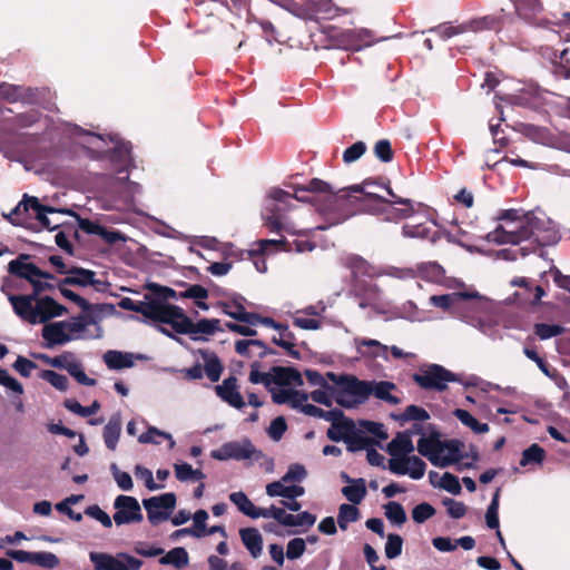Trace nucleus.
Instances as JSON below:
<instances>
[{
	"label": "nucleus",
	"instance_id": "34",
	"mask_svg": "<svg viewBox=\"0 0 570 570\" xmlns=\"http://www.w3.org/2000/svg\"><path fill=\"white\" fill-rule=\"evenodd\" d=\"M454 415L461 421L462 424L469 426L475 433H485L489 431V425L478 422L468 411L458 409Z\"/></svg>",
	"mask_w": 570,
	"mask_h": 570
},
{
	"label": "nucleus",
	"instance_id": "1",
	"mask_svg": "<svg viewBox=\"0 0 570 570\" xmlns=\"http://www.w3.org/2000/svg\"><path fill=\"white\" fill-rule=\"evenodd\" d=\"M272 375L273 383L268 391L275 403L297 406L308 400V395L298 390L303 385V380L297 371L288 367H273Z\"/></svg>",
	"mask_w": 570,
	"mask_h": 570
},
{
	"label": "nucleus",
	"instance_id": "63",
	"mask_svg": "<svg viewBox=\"0 0 570 570\" xmlns=\"http://www.w3.org/2000/svg\"><path fill=\"white\" fill-rule=\"evenodd\" d=\"M52 279V275L47 273V276H37L30 284L33 287L35 296L47 289H51L53 286L48 282Z\"/></svg>",
	"mask_w": 570,
	"mask_h": 570
},
{
	"label": "nucleus",
	"instance_id": "55",
	"mask_svg": "<svg viewBox=\"0 0 570 570\" xmlns=\"http://www.w3.org/2000/svg\"><path fill=\"white\" fill-rule=\"evenodd\" d=\"M365 149H366V147H365L364 142H362V141L355 142L354 145H352L344 151V154H343L344 161L350 164V163L357 160L365 153Z\"/></svg>",
	"mask_w": 570,
	"mask_h": 570
},
{
	"label": "nucleus",
	"instance_id": "28",
	"mask_svg": "<svg viewBox=\"0 0 570 570\" xmlns=\"http://www.w3.org/2000/svg\"><path fill=\"white\" fill-rule=\"evenodd\" d=\"M344 497L353 504H358L366 495V485L363 479L350 481V484L342 489Z\"/></svg>",
	"mask_w": 570,
	"mask_h": 570
},
{
	"label": "nucleus",
	"instance_id": "30",
	"mask_svg": "<svg viewBox=\"0 0 570 570\" xmlns=\"http://www.w3.org/2000/svg\"><path fill=\"white\" fill-rule=\"evenodd\" d=\"M176 478L181 482L187 481H202L205 474L199 469H194L190 464L185 462H177L174 464Z\"/></svg>",
	"mask_w": 570,
	"mask_h": 570
},
{
	"label": "nucleus",
	"instance_id": "38",
	"mask_svg": "<svg viewBox=\"0 0 570 570\" xmlns=\"http://www.w3.org/2000/svg\"><path fill=\"white\" fill-rule=\"evenodd\" d=\"M32 564H37L47 569H53L58 567L59 559L52 552H33Z\"/></svg>",
	"mask_w": 570,
	"mask_h": 570
},
{
	"label": "nucleus",
	"instance_id": "3",
	"mask_svg": "<svg viewBox=\"0 0 570 570\" xmlns=\"http://www.w3.org/2000/svg\"><path fill=\"white\" fill-rule=\"evenodd\" d=\"M417 451L433 465L445 468L461 459L458 441H443L438 433L423 436L417 442Z\"/></svg>",
	"mask_w": 570,
	"mask_h": 570
},
{
	"label": "nucleus",
	"instance_id": "21",
	"mask_svg": "<svg viewBox=\"0 0 570 570\" xmlns=\"http://www.w3.org/2000/svg\"><path fill=\"white\" fill-rule=\"evenodd\" d=\"M266 493L269 497L294 499L302 497L305 493V490L298 484H289L287 481H284V478L282 476L281 480L266 485Z\"/></svg>",
	"mask_w": 570,
	"mask_h": 570
},
{
	"label": "nucleus",
	"instance_id": "12",
	"mask_svg": "<svg viewBox=\"0 0 570 570\" xmlns=\"http://www.w3.org/2000/svg\"><path fill=\"white\" fill-rule=\"evenodd\" d=\"M415 382L425 389L444 390L449 382L456 380L455 375L440 365H430L422 374L414 375Z\"/></svg>",
	"mask_w": 570,
	"mask_h": 570
},
{
	"label": "nucleus",
	"instance_id": "13",
	"mask_svg": "<svg viewBox=\"0 0 570 570\" xmlns=\"http://www.w3.org/2000/svg\"><path fill=\"white\" fill-rule=\"evenodd\" d=\"M213 458L226 461L230 459L245 460V459H257L259 453L250 444V442L244 440L240 442H229L222 445L219 449L212 452Z\"/></svg>",
	"mask_w": 570,
	"mask_h": 570
},
{
	"label": "nucleus",
	"instance_id": "33",
	"mask_svg": "<svg viewBox=\"0 0 570 570\" xmlns=\"http://www.w3.org/2000/svg\"><path fill=\"white\" fill-rule=\"evenodd\" d=\"M160 563L181 568L188 563V553L184 548H174L160 559Z\"/></svg>",
	"mask_w": 570,
	"mask_h": 570
},
{
	"label": "nucleus",
	"instance_id": "22",
	"mask_svg": "<svg viewBox=\"0 0 570 570\" xmlns=\"http://www.w3.org/2000/svg\"><path fill=\"white\" fill-rule=\"evenodd\" d=\"M414 451V445L410 435L400 433L387 445V452L391 459H399L409 455Z\"/></svg>",
	"mask_w": 570,
	"mask_h": 570
},
{
	"label": "nucleus",
	"instance_id": "58",
	"mask_svg": "<svg viewBox=\"0 0 570 570\" xmlns=\"http://www.w3.org/2000/svg\"><path fill=\"white\" fill-rule=\"evenodd\" d=\"M456 302V296L454 294H446V295H434L430 297V303L434 306H438L442 309H449L452 304Z\"/></svg>",
	"mask_w": 570,
	"mask_h": 570
},
{
	"label": "nucleus",
	"instance_id": "23",
	"mask_svg": "<svg viewBox=\"0 0 570 570\" xmlns=\"http://www.w3.org/2000/svg\"><path fill=\"white\" fill-rule=\"evenodd\" d=\"M242 541L249 553L257 558L263 551V537L257 529L247 528L239 531Z\"/></svg>",
	"mask_w": 570,
	"mask_h": 570
},
{
	"label": "nucleus",
	"instance_id": "24",
	"mask_svg": "<svg viewBox=\"0 0 570 570\" xmlns=\"http://www.w3.org/2000/svg\"><path fill=\"white\" fill-rule=\"evenodd\" d=\"M161 440H166L168 442L169 449H173L176 445L173 434L161 431L156 426H148L147 430L138 436V442L141 444L158 445L161 443Z\"/></svg>",
	"mask_w": 570,
	"mask_h": 570
},
{
	"label": "nucleus",
	"instance_id": "15",
	"mask_svg": "<svg viewBox=\"0 0 570 570\" xmlns=\"http://www.w3.org/2000/svg\"><path fill=\"white\" fill-rule=\"evenodd\" d=\"M29 209H32L36 213V217L42 224V226L55 229L60 225L58 219L59 213L52 208H46L41 206L36 197H29L20 202L13 213L19 214L22 210Z\"/></svg>",
	"mask_w": 570,
	"mask_h": 570
},
{
	"label": "nucleus",
	"instance_id": "10",
	"mask_svg": "<svg viewBox=\"0 0 570 570\" xmlns=\"http://www.w3.org/2000/svg\"><path fill=\"white\" fill-rule=\"evenodd\" d=\"M144 507L147 511L148 520L153 524H158L169 518L170 511L176 505L174 493H165L144 500Z\"/></svg>",
	"mask_w": 570,
	"mask_h": 570
},
{
	"label": "nucleus",
	"instance_id": "50",
	"mask_svg": "<svg viewBox=\"0 0 570 570\" xmlns=\"http://www.w3.org/2000/svg\"><path fill=\"white\" fill-rule=\"evenodd\" d=\"M41 377L49 382L53 387L59 391H66L68 386V380L66 376L58 374L53 371H43Z\"/></svg>",
	"mask_w": 570,
	"mask_h": 570
},
{
	"label": "nucleus",
	"instance_id": "27",
	"mask_svg": "<svg viewBox=\"0 0 570 570\" xmlns=\"http://www.w3.org/2000/svg\"><path fill=\"white\" fill-rule=\"evenodd\" d=\"M95 283V273L83 268L69 269L68 275L63 281V284L78 286H89Z\"/></svg>",
	"mask_w": 570,
	"mask_h": 570
},
{
	"label": "nucleus",
	"instance_id": "39",
	"mask_svg": "<svg viewBox=\"0 0 570 570\" xmlns=\"http://www.w3.org/2000/svg\"><path fill=\"white\" fill-rule=\"evenodd\" d=\"M0 385L17 396L23 394V386L7 371L0 368Z\"/></svg>",
	"mask_w": 570,
	"mask_h": 570
},
{
	"label": "nucleus",
	"instance_id": "31",
	"mask_svg": "<svg viewBox=\"0 0 570 570\" xmlns=\"http://www.w3.org/2000/svg\"><path fill=\"white\" fill-rule=\"evenodd\" d=\"M360 519V511L356 504L343 503L338 508L337 523L342 530H346L348 524Z\"/></svg>",
	"mask_w": 570,
	"mask_h": 570
},
{
	"label": "nucleus",
	"instance_id": "11",
	"mask_svg": "<svg viewBox=\"0 0 570 570\" xmlns=\"http://www.w3.org/2000/svg\"><path fill=\"white\" fill-rule=\"evenodd\" d=\"M114 507L116 509L114 521L117 525L142 520L140 505L134 497L119 495L116 498Z\"/></svg>",
	"mask_w": 570,
	"mask_h": 570
},
{
	"label": "nucleus",
	"instance_id": "61",
	"mask_svg": "<svg viewBox=\"0 0 570 570\" xmlns=\"http://www.w3.org/2000/svg\"><path fill=\"white\" fill-rule=\"evenodd\" d=\"M286 430V422L283 417L274 419L269 425L268 434L271 438L278 440Z\"/></svg>",
	"mask_w": 570,
	"mask_h": 570
},
{
	"label": "nucleus",
	"instance_id": "8",
	"mask_svg": "<svg viewBox=\"0 0 570 570\" xmlns=\"http://www.w3.org/2000/svg\"><path fill=\"white\" fill-rule=\"evenodd\" d=\"M124 309L134 311L142 314L145 317L164 323L169 304L151 295H145L144 301L136 303L129 297H124L119 302Z\"/></svg>",
	"mask_w": 570,
	"mask_h": 570
},
{
	"label": "nucleus",
	"instance_id": "54",
	"mask_svg": "<svg viewBox=\"0 0 570 570\" xmlns=\"http://www.w3.org/2000/svg\"><path fill=\"white\" fill-rule=\"evenodd\" d=\"M68 372L72 375L80 384L92 386L96 384L94 379L86 375L79 364L72 363L67 366Z\"/></svg>",
	"mask_w": 570,
	"mask_h": 570
},
{
	"label": "nucleus",
	"instance_id": "52",
	"mask_svg": "<svg viewBox=\"0 0 570 570\" xmlns=\"http://www.w3.org/2000/svg\"><path fill=\"white\" fill-rule=\"evenodd\" d=\"M534 332L541 340H547L561 334L563 332V328L554 324H537L534 326Z\"/></svg>",
	"mask_w": 570,
	"mask_h": 570
},
{
	"label": "nucleus",
	"instance_id": "57",
	"mask_svg": "<svg viewBox=\"0 0 570 570\" xmlns=\"http://www.w3.org/2000/svg\"><path fill=\"white\" fill-rule=\"evenodd\" d=\"M430 417L429 413L419 406L410 405L406 407L404 413L402 414V419L410 421V420H416V421H426Z\"/></svg>",
	"mask_w": 570,
	"mask_h": 570
},
{
	"label": "nucleus",
	"instance_id": "60",
	"mask_svg": "<svg viewBox=\"0 0 570 570\" xmlns=\"http://www.w3.org/2000/svg\"><path fill=\"white\" fill-rule=\"evenodd\" d=\"M13 368L21 375L28 377L31 371L36 368V364L23 356H19L13 364Z\"/></svg>",
	"mask_w": 570,
	"mask_h": 570
},
{
	"label": "nucleus",
	"instance_id": "51",
	"mask_svg": "<svg viewBox=\"0 0 570 570\" xmlns=\"http://www.w3.org/2000/svg\"><path fill=\"white\" fill-rule=\"evenodd\" d=\"M305 549V540L302 538H295L287 543L286 556L288 559H297L303 556Z\"/></svg>",
	"mask_w": 570,
	"mask_h": 570
},
{
	"label": "nucleus",
	"instance_id": "62",
	"mask_svg": "<svg viewBox=\"0 0 570 570\" xmlns=\"http://www.w3.org/2000/svg\"><path fill=\"white\" fill-rule=\"evenodd\" d=\"M364 554L372 570H385L384 566L379 564V554L370 544L364 546Z\"/></svg>",
	"mask_w": 570,
	"mask_h": 570
},
{
	"label": "nucleus",
	"instance_id": "18",
	"mask_svg": "<svg viewBox=\"0 0 570 570\" xmlns=\"http://www.w3.org/2000/svg\"><path fill=\"white\" fill-rule=\"evenodd\" d=\"M9 301L14 313L23 321L36 324L35 318V295H10Z\"/></svg>",
	"mask_w": 570,
	"mask_h": 570
},
{
	"label": "nucleus",
	"instance_id": "56",
	"mask_svg": "<svg viewBox=\"0 0 570 570\" xmlns=\"http://www.w3.org/2000/svg\"><path fill=\"white\" fill-rule=\"evenodd\" d=\"M443 504L448 513L454 519H460L465 514L466 508L462 502L448 498L443 500Z\"/></svg>",
	"mask_w": 570,
	"mask_h": 570
},
{
	"label": "nucleus",
	"instance_id": "17",
	"mask_svg": "<svg viewBox=\"0 0 570 570\" xmlns=\"http://www.w3.org/2000/svg\"><path fill=\"white\" fill-rule=\"evenodd\" d=\"M67 314V308L50 296L36 297L35 318L36 324H47L49 320Z\"/></svg>",
	"mask_w": 570,
	"mask_h": 570
},
{
	"label": "nucleus",
	"instance_id": "14",
	"mask_svg": "<svg viewBox=\"0 0 570 570\" xmlns=\"http://www.w3.org/2000/svg\"><path fill=\"white\" fill-rule=\"evenodd\" d=\"M305 375L311 384L317 386L311 393L312 400L325 406H331L333 401H335V392L334 384L327 379V374L322 376L315 371H306Z\"/></svg>",
	"mask_w": 570,
	"mask_h": 570
},
{
	"label": "nucleus",
	"instance_id": "46",
	"mask_svg": "<svg viewBox=\"0 0 570 570\" xmlns=\"http://www.w3.org/2000/svg\"><path fill=\"white\" fill-rule=\"evenodd\" d=\"M307 476V471L304 465L301 464H292L287 472L283 475L284 481H287L289 484H296L302 482Z\"/></svg>",
	"mask_w": 570,
	"mask_h": 570
},
{
	"label": "nucleus",
	"instance_id": "6",
	"mask_svg": "<svg viewBox=\"0 0 570 570\" xmlns=\"http://www.w3.org/2000/svg\"><path fill=\"white\" fill-rule=\"evenodd\" d=\"M325 420L332 422L327 430V436L332 441H347L351 450L363 449L370 444V438H354V423L341 416L340 413L328 411Z\"/></svg>",
	"mask_w": 570,
	"mask_h": 570
},
{
	"label": "nucleus",
	"instance_id": "19",
	"mask_svg": "<svg viewBox=\"0 0 570 570\" xmlns=\"http://www.w3.org/2000/svg\"><path fill=\"white\" fill-rule=\"evenodd\" d=\"M8 269L21 278L32 282L37 276H47L46 272L39 269L35 264L28 262V256L21 255L9 263Z\"/></svg>",
	"mask_w": 570,
	"mask_h": 570
},
{
	"label": "nucleus",
	"instance_id": "20",
	"mask_svg": "<svg viewBox=\"0 0 570 570\" xmlns=\"http://www.w3.org/2000/svg\"><path fill=\"white\" fill-rule=\"evenodd\" d=\"M217 395L229 405L240 409L244 406V400L237 390L236 379L228 377L222 384L215 386Z\"/></svg>",
	"mask_w": 570,
	"mask_h": 570
},
{
	"label": "nucleus",
	"instance_id": "37",
	"mask_svg": "<svg viewBox=\"0 0 570 570\" xmlns=\"http://www.w3.org/2000/svg\"><path fill=\"white\" fill-rule=\"evenodd\" d=\"M65 406L69 411L73 412L80 416H83V417L95 414L100 409V404L97 401H95L90 406H82L76 400H66Z\"/></svg>",
	"mask_w": 570,
	"mask_h": 570
},
{
	"label": "nucleus",
	"instance_id": "59",
	"mask_svg": "<svg viewBox=\"0 0 570 570\" xmlns=\"http://www.w3.org/2000/svg\"><path fill=\"white\" fill-rule=\"evenodd\" d=\"M374 153L382 161H390L392 159V149L387 140H380L375 144Z\"/></svg>",
	"mask_w": 570,
	"mask_h": 570
},
{
	"label": "nucleus",
	"instance_id": "42",
	"mask_svg": "<svg viewBox=\"0 0 570 570\" xmlns=\"http://www.w3.org/2000/svg\"><path fill=\"white\" fill-rule=\"evenodd\" d=\"M403 540L399 534H389L384 552L389 559L399 557L402 552Z\"/></svg>",
	"mask_w": 570,
	"mask_h": 570
},
{
	"label": "nucleus",
	"instance_id": "29",
	"mask_svg": "<svg viewBox=\"0 0 570 570\" xmlns=\"http://www.w3.org/2000/svg\"><path fill=\"white\" fill-rule=\"evenodd\" d=\"M104 360L109 368L121 370L134 365L132 355L118 351H109L104 355Z\"/></svg>",
	"mask_w": 570,
	"mask_h": 570
},
{
	"label": "nucleus",
	"instance_id": "44",
	"mask_svg": "<svg viewBox=\"0 0 570 570\" xmlns=\"http://www.w3.org/2000/svg\"><path fill=\"white\" fill-rule=\"evenodd\" d=\"M435 514V509L426 502L420 503L412 510V518L416 523H423Z\"/></svg>",
	"mask_w": 570,
	"mask_h": 570
},
{
	"label": "nucleus",
	"instance_id": "41",
	"mask_svg": "<svg viewBox=\"0 0 570 570\" xmlns=\"http://www.w3.org/2000/svg\"><path fill=\"white\" fill-rule=\"evenodd\" d=\"M209 515L207 511L205 510H198L193 515L194 521V537L196 538H203L207 535V527L206 522L208 520Z\"/></svg>",
	"mask_w": 570,
	"mask_h": 570
},
{
	"label": "nucleus",
	"instance_id": "32",
	"mask_svg": "<svg viewBox=\"0 0 570 570\" xmlns=\"http://www.w3.org/2000/svg\"><path fill=\"white\" fill-rule=\"evenodd\" d=\"M121 432V424L118 417L111 419L104 429V440L108 449L115 450Z\"/></svg>",
	"mask_w": 570,
	"mask_h": 570
},
{
	"label": "nucleus",
	"instance_id": "48",
	"mask_svg": "<svg viewBox=\"0 0 570 570\" xmlns=\"http://www.w3.org/2000/svg\"><path fill=\"white\" fill-rule=\"evenodd\" d=\"M360 426L362 428V432L370 433L374 438H376V440L370 439L371 440L370 443L385 440L387 438V434L385 433V431L383 430V426L381 424L370 422V421H362V422H360Z\"/></svg>",
	"mask_w": 570,
	"mask_h": 570
},
{
	"label": "nucleus",
	"instance_id": "2",
	"mask_svg": "<svg viewBox=\"0 0 570 570\" xmlns=\"http://www.w3.org/2000/svg\"><path fill=\"white\" fill-rule=\"evenodd\" d=\"M533 228V218L531 216L508 213L501 218L498 227L487 235V239L498 245L518 244L528 238L532 234Z\"/></svg>",
	"mask_w": 570,
	"mask_h": 570
},
{
	"label": "nucleus",
	"instance_id": "26",
	"mask_svg": "<svg viewBox=\"0 0 570 570\" xmlns=\"http://www.w3.org/2000/svg\"><path fill=\"white\" fill-rule=\"evenodd\" d=\"M229 499L244 514L254 519L262 517L263 510L257 509L244 492H234Z\"/></svg>",
	"mask_w": 570,
	"mask_h": 570
},
{
	"label": "nucleus",
	"instance_id": "4",
	"mask_svg": "<svg viewBox=\"0 0 570 570\" xmlns=\"http://www.w3.org/2000/svg\"><path fill=\"white\" fill-rule=\"evenodd\" d=\"M87 326L88 322L82 316L47 323L42 328V337L47 347L65 345L85 338Z\"/></svg>",
	"mask_w": 570,
	"mask_h": 570
},
{
	"label": "nucleus",
	"instance_id": "53",
	"mask_svg": "<svg viewBox=\"0 0 570 570\" xmlns=\"http://www.w3.org/2000/svg\"><path fill=\"white\" fill-rule=\"evenodd\" d=\"M86 514L94 518L106 528H110L112 525L111 518L98 505L88 507L86 509Z\"/></svg>",
	"mask_w": 570,
	"mask_h": 570
},
{
	"label": "nucleus",
	"instance_id": "40",
	"mask_svg": "<svg viewBox=\"0 0 570 570\" xmlns=\"http://www.w3.org/2000/svg\"><path fill=\"white\" fill-rule=\"evenodd\" d=\"M438 485L440 489L452 494H460L461 492V485L458 478L449 472H445L440 476Z\"/></svg>",
	"mask_w": 570,
	"mask_h": 570
},
{
	"label": "nucleus",
	"instance_id": "25",
	"mask_svg": "<svg viewBox=\"0 0 570 570\" xmlns=\"http://www.w3.org/2000/svg\"><path fill=\"white\" fill-rule=\"evenodd\" d=\"M367 390L368 395L373 394L390 404H397L400 402V399L392 393L395 390V385L390 382H370L367 383Z\"/></svg>",
	"mask_w": 570,
	"mask_h": 570
},
{
	"label": "nucleus",
	"instance_id": "36",
	"mask_svg": "<svg viewBox=\"0 0 570 570\" xmlns=\"http://www.w3.org/2000/svg\"><path fill=\"white\" fill-rule=\"evenodd\" d=\"M385 517L395 524H403L406 521V513L403 507L397 502H389L384 507Z\"/></svg>",
	"mask_w": 570,
	"mask_h": 570
},
{
	"label": "nucleus",
	"instance_id": "43",
	"mask_svg": "<svg viewBox=\"0 0 570 570\" xmlns=\"http://www.w3.org/2000/svg\"><path fill=\"white\" fill-rule=\"evenodd\" d=\"M222 370V364L216 356L205 355V372L210 381H218Z\"/></svg>",
	"mask_w": 570,
	"mask_h": 570
},
{
	"label": "nucleus",
	"instance_id": "5",
	"mask_svg": "<svg viewBox=\"0 0 570 570\" xmlns=\"http://www.w3.org/2000/svg\"><path fill=\"white\" fill-rule=\"evenodd\" d=\"M327 379L334 384L335 402L342 406L353 407L368 396L367 383L354 376L328 372Z\"/></svg>",
	"mask_w": 570,
	"mask_h": 570
},
{
	"label": "nucleus",
	"instance_id": "49",
	"mask_svg": "<svg viewBox=\"0 0 570 570\" xmlns=\"http://www.w3.org/2000/svg\"><path fill=\"white\" fill-rule=\"evenodd\" d=\"M249 381L254 384L262 383L269 389V385L273 383L272 370L267 373H263L259 371L258 365L254 363L250 367Z\"/></svg>",
	"mask_w": 570,
	"mask_h": 570
},
{
	"label": "nucleus",
	"instance_id": "16",
	"mask_svg": "<svg viewBox=\"0 0 570 570\" xmlns=\"http://www.w3.org/2000/svg\"><path fill=\"white\" fill-rule=\"evenodd\" d=\"M389 469L395 474H407L414 480H420L424 475L425 463L415 455H405L399 459H391L389 461Z\"/></svg>",
	"mask_w": 570,
	"mask_h": 570
},
{
	"label": "nucleus",
	"instance_id": "64",
	"mask_svg": "<svg viewBox=\"0 0 570 570\" xmlns=\"http://www.w3.org/2000/svg\"><path fill=\"white\" fill-rule=\"evenodd\" d=\"M433 547L441 552L453 551L456 549L455 541L446 537H436L432 540Z\"/></svg>",
	"mask_w": 570,
	"mask_h": 570
},
{
	"label": "nucleus",
	"instance_id": "9",
	"mask_svg": "<svg viewBox=\"0 0 570 570\" xmlns=\"http://www.w3.org/2000/svg\"><path fill=\"white\" fill-rule=\"evenodd\" d=\"M89 559L94 570H138L141 561L126 553L116 556L105 552H90Z\"/></svg>",
	"mask_w": 570,
	"mask_h": 570
},
{
	"label": "nucleus",
	"instance_id": "47",
	"mask_svg": "<svg viewBox=\"0 0 570 570\" xmlns=\"http://www.w3.org/2000/svg\"><path fill=\"white\" fill-rule=\"evenodd\" d=\"M544 451L537 444L531 445L529 449L523 451L521 465H528L530 463L537 462L540 463L543 460Z\"/></svg>",
	"mask_w": 570,
	"mask_h": 570
},
{
	"label": "nucleus",
	"instance_id": "35",
	"mask_svg": "<svg viewBox=\"0 0 570 570\" xmlns=\"http://www.w3.org/2000/svg\"><path fill=\"white\" fill-rule=\"evenodd\" d=\"M262 517L273 518L283 525L295 527L294 514L286 513L285 510L281 508L272 507L269 509H265L262 512Z\"/></svg>",
	"mask_w": 570,
	"mask_h": 570
},
{
	"label": "nucleus",
	"instance_id": "45",
	"mask_svg": "<svg viewBox=\"0 0 570 570\" xmlns=\"http://www.w3.org/2000/svg\"><path fill=\"white\" fill-rule=\"evenodd\" d=\"M135 475L138 480H140L145 483V485L148 488V490L156 491V490L161 489V485L155 483L153 472L149 469H147L142 465H136L135 466Z\"/></svg>",
	"mask_w": 570,
	"mask_h": 570
},
{
	"label": "nucleus",
	"instance_id": "7",
	"mask_svg": "<svg viewBox=\"0 0 570 570\" xmlns=\"http://www.w3.org/2000/svg\"><path fill=\"white\" fill-rule=\"evenodd\" d=\"M166 324L181 334H213L217 330L218 321L202 320L198 323H193L176 305L169 304L168 312L165 318Z\"/></svg>",
	"mask_w": 570,
	"mask_h": 570
}]
</instances>
